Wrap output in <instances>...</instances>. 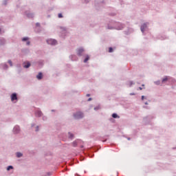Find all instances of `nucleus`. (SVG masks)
I'll return each mask as SVG.
<instances>
[{
  "label": "nucleus",
  "instance_id": "1",
  "mask_svg": "<svg viewBox=\"0 0 176 176\" xmlns=\"http://www.w3.org/2000/svg\"><path fill=\"white\" fill-rule=\"evenodd\" d=\"M112 25L114 30H123V28H124V25L119 23V22H114L112 23Z\"/></svg>",
  "mask_w": 176,
  "mask_h": 176
},
{
  "label": "nucleus",
  "instance_id": "2",
  "mask_svg": "<svg viewBox=\"0 0 176 176\" xmlns=\"http://www.w3.org/2000/svg\"><path fill=\"white\" fill-rule=\"evenodd\" d=\"M47 43H48V45H57V41L53 38H50L47 40Z\"/></svg>",
  "mask_w": 176,
  "mask_h": 176
},
{
  "label": "nucleus",
  "instance_id": "3",
  "mask_svg": "<svg viewBox=\"0 0 176 176\" xmlns=\"http://www.w3.org/2000/svg\"><path fill=\"white\" fill-rule=\"evenodd\" d=\"M75 119H82L83 118V113L82 112H78L74 114Z\"/></svg>",
  "mask_w": 176,
  "mask_h": 176
},
{
  "label": "nucleus",
  "instance_id": "4",
  "mask_svg": "<svg viewBox=\"0 0 176 176\" xmlns=\"http://www.w3.org/2000/svg\"><path fill=\"white\" fill-rule=\"evenodd\" d=\"M146 28H148V23H144L141 26L140 30H141L142 32H145V31H146Z\"/></svg>",
  "mask_w": 176,
  "mask_h": 176
},
{
  "label": "nucleus",
  "instance_id": "5",
  "mask_svg": "<svg viewBox=\"0 0 176 176\" xmlns=\"http://www.w3.org/2000/svg\"><path fill=\"white\" fill-rule=\"evenodd\" d=\"M171 80H173V78L168 77V76H165L162 81V83H166V82L168 81V82H171Z\"/></svg>",
  "mask_w": 176,
  "mask_h": 176
},
{
  "label": "nucleus",
  "instance_id": "6",
  "mask_svg": "<svg viewBox=\"0 0 176 176\" xmlns=\"http://www.w3.org/2000/svg\"><path fill=\"white\" fill-rule=\"evenodd\" d=\"M14 100H17V94H12L11 95V100L14 101Z\"/></svg>",
  "mask_w": 176,
  "mask_h": 176
},
{
  "label": "nucleus",
  "instance_id": "7",
  "mask_svg": "<svg viewBox=\"0 0 176 176\" xmlns=\"http://www.w3.org/2000/svg\"><path fill=\"white\" fill-rule=\"evenodd\" d=\"M83 52H85V50H83V48H80L78 50V56H82V53H83Z\"/></svg>",
  "mask_w": 176,
  "mask_h": 176
},
{
  "label": "nucleus",
  "instance_id": "8",
  "mask_svg": "<svg viewBox=\"0 0 176 176\" xmlns=\"http://www.w3.org/2000/svg\"><path fill=\"white\" fill-rule=\"evenodd\" d=\"M20 131V127L19 126H15L14 128V133H15L16 134H17V133H19Z\"/></svg>",
  "mask_w": 176,
  "mask_h": 176
},
{
  "label": "nucleus",
  "instance_id": "9",
  "mask_svg": "<svg viewBox=\"0 0 176 176\" xmlns=\"http://www.w3.org/2000/svg\"><path fill=\"white\" fill-rule=\"evenodd\" d=\"M43 75L42 73H38V74L36 76L37 79H38V80H41V79H42Z\"/></svg>",
  "mask_w": 176,
  "mask_h": 176
},
{
  "label": "nucleus",
  "instance_id": "10",
  "mask_svg": "<svg viewBox=\"0 0 176 176\" xmlns=\"http://www.w3.org/2000/svg\"><path fill=\"white\" fill-rule=\"evenodd\" d=\"M24 68H30L31 67V63L30 62L26 63V65H23Z\"/></svg>",
  "mask_w": 176,
  "mask_h": 176
},
{
  "label": "nucleus",
  "instance_id": "11",
  "mask_svg": "<svg viewBox=\"0 0 176 176\" xmlns=\"http://www.w3.org/2000/svg\"><path fill=\"white\" fill-rule=\"evenodd\" d=\"M112 118H113L114 119H119V118H120V116H118L116 113H113Z\"/></svg>",
  "mask_w": 176,
  "mask_h": 176
},
{
  "label": "nucleus",
  "instance_id": "12",
  "mask_svg": "<svg viewBox=\"0 0 176 176\" xmlns=\"http://www.w3.org/2000/svg\"><path fill=\"white\" fill-rule=\"evenodd\" d=\"M90 59V57L89 56H87L85 59L84 60V63H87L89 60Z\"/></svg>",
  "mask_w": 176,
  "mask_h": 176
},
{
  "label": "nucleus",
  "instance_id": "13",
  "mask_svg": "<svg viewBox=\"0 0 176 176\" xmlns=\"http://www.w3.org/2000/svg\"><path fill=\"white\" fill-rule=\"evenodd\" d=\"M128 85H129V87H131V86H133V85H134V82H133V81H129L128 82Z\"/></svg>",
  "mask_w": 176,
  "mask_h": 176
},
{
  "label": "nucleus",
  "instance_id": "14",
  "mask_svg": "<svg viewBox=\"0 0 176 176\" xmlns=\"http://www.w3.org/2000/svg\"><path fill=\"white\" fill-rule=\"evenodd\" d=\"M36 116H42V112L41 111H38L36 113Z\"/></svg>",
  "mask_w": 176,
  "mask_h": 176
},
{
  "label": "nucleus",
  "instance_id": "15",
  "mask_svg": "<svg viewBox=\"0 0 176 176\" xmlns=\"http://www.w3.org/2000/svg\"><path fill=\"white\" fill-rule=\"evenodd\" d=\"M16 156H17L18 157H21V156H23V154H22L21 153H16Z\"/></svg>",
  "mask_w": 176,
  "mask_h": 176
},
{
  "label": "nucleus",
  "instance_id": "16",
  "mask_svg": "<svg viewBox=\"0 0 176 176\" xmlns=\"http://www.w3.org/2000/svg\"><path fill=\"white\" fill-rule=\"evenodd\" d=\"M13 169V166H9L8 168H7V170L9 171V170H12Z\"/></svg>",
  "mask_w": 176,
  "mask_h": 176
},
{
  "label": "nucleus",
  "instance_id": "17",
  "mask_svg": "<svg viewBox=\"0 0 176 176\" xmlns=\"http://www.w3.org/2000/svg\"><path fill=\"white\" fill-rule=\"evenodd\" d=\"M23 42H25V41H28V37H25L22 38Z\"/></svg>",
  "mask_w": 176,
  "mask_h": 176
},
{
  "label": "nucleus",
  "instance_id": "18",
  "mask_svg": "<svg viewBox=\"0 0 176 176\" xmlns=\"http://www.w3.org/2000/svg\"><path fill=\"white\" fill-rule=\"evenodd\" d=\"M69 135L70 138H74V135L71 133H69Z\"/></svg>",
  "mask_w": 176,
  "mask_h": 176
},
{
  "label": "nucleus",
  "instance_id": "19",
  "mask_svg": "<svg viewBox=\"0 0 176 176\" xmlns=\"http://www.w3.org/2000/svg\"><path fill=\"white\" fill-rule=\"evenodd\" d=\"M76 145H78V142H73V146H76Z\"/></svg>",
  "mask_w": 176,
  "mask_h": 176
},
{
  "label": "nucleus",
  "instance_id": "20",
  "mask_svg": "<svg viewBox=\"0 0 176 176\" xmlns=\"http://www.w3.org/2000/svg\"><path fill=\"white\" fill-rule=\"evenodd\" d=\"M8 63L10 64V67L13 65V64L12 63V60H8Z\"/></svg>",
  "mask_w": 176,
  "mask_h": 176
},
{
  "label": "nucleus",
  "instance_id": "21",
  "mask_svg": "<svg viewBox=\"0 0 176 176\" xmlns=\"http://www.w3.org/2000/svg\"><path fill=\"white\" fill-rule=\"evenodd\" d=\"M58 16L59 19L63 18V14H58Z\"/></svg>",
  "mask_w": 176,
  "mask_h": 176
},
{
  "label": "nucleus",
  "instance_id": "22",
  "mask_svg": "<svg viewBox=\"0 0 176 176\" xmlns=\"http://www.w3.org/2000/svg\"><path fill=\"white\" fill-rule=\"evenodd\" d=\"M155 85H160V81H157V82H155Z\"/></svg>",
  "mask_w": 176,
  "mask_h": 176
},
{
  "label": "nucleus",
  "instance_id": "23",
  "mask_svg": "<svg viewBox=\"0 0 176 176\" xmlns=\"http://www.w3.org/2000/svg\"><path fill=\"white\" fill-rule=\"evenodd\" d=\"M109 53H111V47H109Z\"/></svg>",
  "mask_w": 176,
  "mask_h": 176
},
{
  "label": "nucleus",
  "instance_id": "24",
  "mask_svg": "<svg viewBox=\"0 0 176 176\" xmlns=\"http://www.w3.org/2000/svg\"><path fill=\"white\" fill-rule=\"evenodd\" d=\"M27 45H30V41H27Z\"/></svg>",
  "mask_w": 176,
  "mask_h": 176
},
{
  "label": "nucleus",
  "instance_id": "25",
  "mask_svg": "<svg viewBox=\"0 0 176 176\" xmlns=\"http://www.w3.org/2000/svg\"><path fill=\"white\" fill-rule=\"evenodd\" d=\"M88 101H91V98H89L88 99Z\"/></svg>",
  "mask_w": 176,
  "mask_h": 176
},
{
  "label": "nucleus",
  "instance_id": "26",
  "mask_svg": "<svg viewBox=\"0 0 176 176\" xmlns=\"http://www.w3.org/2000/svg\"><path fill=\"white\" fill-rule=\"evenodd\" d=\"M112 52H113V49H112V47L111 48V52L112 53Z\"/></svg>",
  "mask_w": 176,
  "mask_h": 176
},
{
  "label": "nucleus",
  "instance_id": "27",
  "mask_svg": "<svg viewBox=\"0 0 176 176\" xmlns=\"http://www.w3.org/2000/svg\"><path fill=\"white\" fill-rule=\"evenodd\" d=\"M87 97H90V94H87Z\"/></svg>",
  "mask_w": 176,
  "mask_h": 176
},
{
  "label": "nucleus",
  "instance_id": "28",
  "mask_svg": "<svg viewBox=\"0 0 176 176\" xmlns=\"http://www.w3.org/2000/svg\"><path fill=\"white\" fill-rule=\"evenodd\" d=\"M144 96H142V100H144Z\"/></svg>",
  "mask_w": 176,
  "mask_h": 176
},
{
  "label": "nucleus",
  "instance_id": "29",
  "mask_svg": "<svg viewBox=\"0 0 176 176\" xmlns=\"http://www.w3.org/2000/svg\"><path fill=\"white\" fill-rule=\"evenodd\" d=\"M139 90H142V87H139Z\"/></svg>",
  "mask_w": 176,
  "mask_h": 176
},
{
  "label": "nucleus",
  "instance_id": "30",
  "mask_svg": "<svg viewBox=\"0 0 176 176\" xmlns=\"http://www.w3.org/2000/svg\"><path fill=\"white\" fill-rule=\"evenodd\" d=\"M38 130H39V129H38V126H37V128H36V131H38Z\"/></svg>",
  "mask_w": 176,
  "mask_h": 176
},
{
  "label": "nucleus",
  "instance_id": "31",
  "mask_svg": "<svg viewBox=\"0 0 176 176\" xmlns=\"http://www.w3.org/2000/svg\"><path fill=\"white\" fill-rule=\"evenodd\" d=\"M131 96H134V94H131Z\"/></svg>",
  "mask_w": 176,
  "mask_h": 176
},
{
  "label": "nucleus",
  "instance_id": "32",
  "mask_svg": "<svg viewBox=\"0 0 176 176\" xmlns=\"http://www.w3.org/2000/svg\"><path fill=\"white\" fill-rule=\"evenodd\" d=\"M145 104H146V105H148V102H145Z\"/></svg>",
  "mask_w": 176,
  "mask_h": 176
},
{
  "label": "nucleus",
  "instance_id": "33",
  "mask_svg": "<svg viewBox=\"0 0 176 176\" xmlns=\"http://www.w3.org/2000/svg\"><path fill=\"white\" fill-rule=\"evenodd\" d=\"M36 25H39V23H36Z\"/></svg>",
  "mask_w": 176,
  "mask_h": 176
},
{
  "label": "nucleus",
  "instance_id": "34",
  "mask_svg": "<svg viewBox=\"0 0 176 176\" xmlns=\"http://www.w3.org/2000/svg\"><path fill=\"white\" fill-rule=\"evenodd\" d=\"M111 122H113V119H111Z\"/></svg>",
  "mask_w": 176,
  "mask_h": 176
},
{
  "label": "nucleus",
  "instance_id": "35",
  "mask_svg": "<svg viewBox=\"0 0 176 176\" xmlns=\"http://www.w3.org/2000/svg\"><path fill=\"white\" fill-rule=\"evenodd\" d=\"M0 32H1V28H0Z\"/></svg>",
  "mask_w": 176,
  "mask_h": 176
}]
</instances>
